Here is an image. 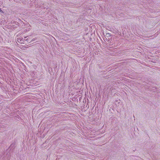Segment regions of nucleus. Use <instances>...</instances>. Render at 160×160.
Returning <instances> with one entry per match:
<instances>
[{"mask_svg":"<svg viewBox=\"0 0 160 160\" xmlns=\"http://www.w3.org/2000/svg\"><path fill=\"white\" fill-rule=\"evenodd\" d=\"M17 41L18 42H20L21 43H23V40L22 37H20L17 39Z\"/></svg>","mask_w":160,"mask_h":160,"instance_id":"obj_1","label":"nucleus"}]
</instances>
